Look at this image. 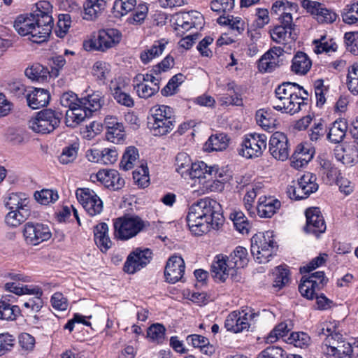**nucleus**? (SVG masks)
<instances>
[{"instance_id": "f257e3e1", "label": "nucleus", "mask_w": 358, "mask_h": 358, "mask_svg": "<svg viewBox=\"0 0 358 358\" xmlns=\"http://www.w3.org/2000/svg\"><path fill=\"white\" fill-rule=\"evenodd\" d=\"M221 205L215 200L206 197L194 203L189 208L187 222L191 232L201 236L211 229H218L223 224Z\"/></svg>"}, {"instance_id": "f03ea898", "label": "nucleus", "mask_w": 358, "mask_h": 358, "mask_svg": "<svg viewBox=\"0 0 358 358\" xmlns=\"http://www.w3.org/2000/svg\"><path fill=\"white\" fill-rule=\"evenodd\" d=\"M308 92L296 83L285 82L275 90V98L271 101L273 109L282 113L294 115L307 106Z\"/></svg>"}, {"instance_id": "7ed1b4c3", "label": "nucleus", "mask_w": 358, "mask_h": 358, "mask_svg": "<svg viewBox=\"0 0 358 358\" xmlns=\"http://www.w3.org/2000/svg\"><path fill=\"white\" fill-rule=\"evenodd\" d=\"M187 177L195 179L201 185L203 193L218 191L223 188V175L217 166H208L203 162L194 163Z\"/></svg>"}, {"instance_id": "20e7f679", "label": "nucleus", "mask_w": 358, "mask_h": 358, "mask_svg": "<svg viewBox=\"0 0 358 358\" xmlns=\"http://www.w3.org/2000/svg\"><path fill=\"white\" fill-rule=\"evenodd\" d=\"M14 28L20 36H28L29 39L36 43L46 41L51 34L48 27L42 25L31 13L18 16L14 22Z\"/></svg>"}, {"instance_id": "39448f33", "label": "nucleus", "mask_w": 358, "mask_h": 358, "mask_svg": "<svg viewBox=\"0 0 358 358\" xmlns=\"http://www.w3.org/2000/svg\"><path fill=\"white\" fill-rule=\"evenodd\" d=\"M176 123L172 108L161 105L152 109L148 124L154 136L166 135L173 129Z\"/></svg>"}, {"instance_id": "423d86ee", "label": "nucleus", "mask_w": 358, "mask_h": 358, "mask_svg": "<svg viewBox=\"0 0 358 358\" xmlns=\"http://www.w3.org/2000/svg\"><path fill=\"white\" fill-rule=\"evenodd\" d=\"M114 236L127 241L138 235L145 227V222L138 216L124 215L113 220Z\"/></svg>"}, {"instance_id": "0eeeda50", "label": "nucleus", "mask_w": 358, "mask_h": 358, "mask_svg": "<svg viewBox=\"0 0 358 358\" xmlns=\"http://www.w3.org/2000/svg\"><path fill=\"white\" fill-rule=\"evenodd\" d=\"M273 237V231H267L262 234H256L251 238V253L259 264L269 262V258L275 250L277 245Z\"/></svg>"}, {"instance_id": "6e6552de", "label": "nucleus", "mask_w": 358, "mask_h": 358, "mask_svg": "<svg viewBox=\"0 0 358 358\" xmlns=\"http://www.w3.org/2000/svg\"><path fill=\"white\" fill-rule=\"evenodd\" d=\"M62 113L52 109H44L29 121V127L36 133L48 134L60 124Z\"/></svg>"}, {"instance_id": "1a4fd4ad", "label": "nucleus", "mask_w": 358, "mask_h": 358, "mask_svg": "<svg viewBox=\"0 0 358 358\" xmlns=\"http://www.w3.org/2000/svg\"><path fill=\"white\" fill-rule=\"evenodd\" d=\"M259 315L250 307H243L241 310L230 313L225 319L224 327L234 334L248 330L250 322Z\"/></svg>"}, {"instance_id": "9d476101", "label": "nucleus", "mask_w": 358, "mask_h": 358, "mask_svg": "<svg viewBox=\"0 0 358 358\" xmlns=\"http://www.w3.org/2000/svg\"><path fill=\"white\" fill-rule=\"evenodd\" d=\"M316 176L307 172L297 180L293 181L287 188V193L291 199L301 200L306 199L318 189Z\"/></svg>"}, {"instance_id": "9b49d317", "label": "nucleus", "mask_w": 358, "mask_h": 358, "mask_svg": "<svg viewBox=\"0 0 358 358\" xmlns=\"http://www.w3.org/2000/svg\"><path fill=\"white\" fill-rule=\"evenodd\" d=\"M267 136L263 134H249L245 136L241 144L239 155L246 159H253L262 156L266 148Z\"/></svg>"}, {"instance_id": "f8f14e48", "label": "nucleus", "mask_w": 358, "mask_h": 358, "mask_svg": "<svg viewBox=\"0 0 358 358\" xmlns=\"http://www.w3.org/2000/svg\"><path fill=\"white\" fill-rule=\"evenodd\" d=\"M22 234L26 243L30 245H37L49 240L52 236L48 225L34 222H28L24 224Z\"/></svg>"}, {"instance_id": "ddd939ff", "label": "nucleus", "mask_w": 358, "mask_h": 358, "mask_svg": "<svg viewBox=\"0 0 358 358\" xmlns=\"http://www.w3.org/2000/svg\"><path fill=\"white\" fill-rule=\"evenodd\" d=\"M324 353L329 358H350V343L341 334L325 338L322 346Z\"/></svg>"}, {"instance_id": "4468645a", "label": "nucleus", "mask_w": 358, "mask_h": 358, "mask_svg": "<svg viewBox=\"0 0 358 358\" xmlns=\"http://www.w3.org/2000/svg\"><path fill=\"white\" fill-rule=\"evenodd\" d=\"M122 37L121 31L117 29L99 30L93 36V38H91V49L106 51L119 44Z\"/></svg>"}, {"instance_id": "2eb2a0df", "label": "nucleus", "mask_w": 358, "mask_h": 358, "mask_svg": "<svg viewBox=\"0 0 358 358\" xmlns=\"http://www.w3.org/2000/svg\"><path fill=\"white\" fill-rule=\"evenodd\" d=\"M327 279L323 271H316L308 277L303 276L299 285L301 295L308 299H313L317 291L321 289L327 283Z\"/></svg>"}, {"instance_id": "dca6fc26", "label": "nucleus", "mask_w": 358, "mask_h": 358, "mask_svg": "<svg viewBox=\"0 0 358 358\" xmlns=\"http://www.w3.org/2000/svg\"><path fill=\"white\" fill-rule=\"evenodd\" d=\"M269 152L277 160L285 161L289 156V143L287 136L282 132L276 131L269 140Z\"/></svg>"}, {"instance_id": "f3484780", "label": "nucleus", "mask_w": 358, "mask_h": 358, "mask_svg": "<svg viewBox=\"0 0 358 358\" xmlns=\"http://www.w3.org/2000/svg\"><path fill=\"white\" fill-rule=\"evenodd\" d=\"M302 6L307 12L314 15L320 23H333L336 20L337 14L331 9L327 8L324 4L311 0H303Z\"/></svg>"}, {"instance_id": "a211bd4d", "label": "nucleus", "mask_w": 358, "mask_h": 358, "mask_svg": "<svg viewBox=\"0 0 358 358\" xmlns=\"http://www.w3.org/2000/svg\"><path fill=\"white\" fill-rule=\"evenodd\" d=\"M98 181L109 189L117 191L122 189L125 184L124 178L117 171L114 169H102L95 175L91 174V182Z\"/></svg>"}, {"instance_id": "6ab92c4d", "label": "nucleus", "mask_w": 358, "mask_h": 358, "mask_svg": "<svg viewBox=\"0 0 358 358\" xmlns=\"http://www.w3.org/2000/svg\"><path fill=\"white\" fill-rule=\"evenodd\" d=\"M306 224L304 231L306 234L318 237L326 230L324 219L319 208L313 207L306 210Z\"/></svg>"}, {"instance_id": "aec40b11", "label": "nucleus", "mask_w": 358, "mask_h": 358, "mask_svg": "<svg viewBox=\"0 0 358 358\" xmlns=\"http://www.w3.org/2000/svg\"><path fill=\"white\" fill-rule=\"evenodd\" d=\"M151 255L152 252L149 249L135 250L127 257L124 265V271L129 274H134L140 271L150 262Z\"/></svg>"}, {"instance_id": "412c9836", "label": "nucleus", "mask_w": 358, "mask_h": 358, "mask_svg": "<svg viewBox=\"0 0 358 358\" xmlns=\"http://www.w3.org/2000/svg\"><path fill=\"white\" fill-rule=\"evenodd\" d=\"M90 94L81 98L78 105L73 106L66 113V124L73 127V124H79L88 117L90 113Z\"/></svg>"}, {"instance_id": "4be33fe9", "label": "nucleus", "mask_w": 358, "mask_h": 358, "mask_svg": "<svg viewBox=\"0 0 358 358\" xmlns=\"http://www.w3.org/2000/svg\"><path fill=\"white\" fill-rule=\"evenodd\" d=\"M185 264L180 256H171L167 261L164 275L169 283H176L182 280L185 273Z\"/></svg>"}, {"instance_id": "5701e85b", "label": "nucleus", "mask_w": 358, "mask_h": 358, "mask_svg": "<svg viewBox=\"0 0 358 358\" xmlns=\"http://www.w3.org/2000/svg\"><path fill=\"white\" fill-rule=\"evenodd\" d=\"M230 264L231 262L227 256L217 255L211 266L213 276L221 282H224L229 276L233 277L236 274V270L234 266L231 268Z\"/></svg>"}, {"instance_id": "b1692460", "label": "nucleus", "mask_w": 358, "mask_h": 358, "mask_svg": "<svg viewBox=\"0 0 358 358\" xmlns=\"http://www.w3.org/2000/svg\"><path fill=\"white\" fill-rule=\"evenodd\" d=\"M294 24L275 26L271 31V36L273 41L280 44L294 43L296 40Z\"/></svg>"}, {"instance_id": "393cba45", "label": "nucleus", "mask_w": 358, "mask_h": 358, "mask_svg": "<svg viewBox=\"0 0 358 358\" xmlns=\"http://www.w3.org/2000/svg\"><path fill=\"white\" fill-rule=\"evenodd\" d=\"M280 201L273 196H262L259 198L257 211L260 217L271 218L280 208Z\"/></svg>"}, {"instance_id": "a878e982", "label": "nucleus", "mask_w": 358, "mask_h": 358, "mask_svg": "<svg viewBox=\"0 0 358 358\" xmlns=\"http://www.w3.org/2000/svg\"><path fill=\"white\" fill-rule=\"evenodd\" d=\"M28 106L32 109H38L47 106L50 100L48 90L43 88L29 87L26 94Z\"/></svg>"}, {"instance_id": "bb28decb", "label": "nucleus", "mask_w": 358, "mask_h": 358, "mask_svg": "<svg viewBox=\"0 0 358 358\" xmlns=\"http://www.w3.org/2000/svg\"><path fill=\"white\" fill-rule=\"evenodd\" d=\"M36 18L40 20L41 24L47 26L52 31L54 20L52 17V6L49 1H40L36 3V8L31 13Z\"/></svg>"}, {"instance_id": "cd10ccee", "label": "nucleus", "mask_w": 358, "mask_h": 358, "mask_svg": "<svg viewBox=\"0 0 358 358\" xmlns=\"http://www.w3.org/2000/svg\"><path fill=\"white\" fill-rule=\"evenodd\" d=\"M30 199L24 193H10L4 199L5 207L9 210H31Z\"/></svg>"}, {"instance_id": "c85d7f7f", "label": "nucleus", "mask_w": 358, "mask_h": 358, "mask_svg": "<svg viewBox=\"0 0 358 358\" xmlns=\"http://www.w3.org/2000/svg\"><path fill=\"white\" fill-rule=\"evenodd\" d=\"M314 152L308 146L299 144L291 157L292 166L299 169L306 165L313 157Z\"/></svg>"}, {"instance_id": "c756f323", "label": "nucleus", "mask_w": 358, "mask_h": 358, "mask_svg": "<svg viewBox=\"0 0 358 358\" xmlns=\"http://www.w3.org/2000/svg\"><path fill=\"white\" fill-rule=\"evenodd\" d=\"M91 156L93 162L103 164H112L115 163L118 157L117 152L115 148H103L91 149Z\"/></svg>"}, {"instance_id": "7c9ffc66", "label": "nucleus", "mask_w": 358, "mask_h": 358, "mask_svg": "<svg viewBox=\"0 0 358 358\" xmlns=\"http://www.w3.org/2000/svg\"><path fill=\"white\" fill-rule=\"evenodd\" d=\"M94 236L95 244L101 252H105L111 247L112 242L108 236L106 223L101 222L94 227Z\"/></svg>"}, {"instance_id": "2f4dec72", "label": "nucleus", "mask_w": 358, "mask_h": 358, "mask_svg": "<svg viewBox=\"0 0 358 358\" xmlns=\"http://www.w3.org/2000/svg\"><path fill=\"white\" fill-rule=\"evenodd\" d=\"M312 62L308 56L303 52H297L292 60L291 70L298 75H306L310 69Z\"/></svg>"}, {"instance_id": "473e14b6", "label": "nucleus", "mask_w": 358, "mask_h": 358, "mask_svg": "<svg viewBox=\"0 0 358 358\" xmlns=\"http://www.w3.org/2000/svg\"><path fill=\"white\" fill-rule=\"evenodd\" d=\"M334 152L336 159L345 165H352L358 159V150L355 145L338 147Z\"/></svg>"}, {"instance_id": "72a5a7b5", "label": "nucleus", "mask_w": 358, "mask_h": 358, "mask_svg": "<svg viewBox=\"0 0 358 358\" xmlns=\"http://www.w3.org/2000/svg\"><path fill=\"white\" fill-rule=\"evenodd\" d=\"M26 294H32L34 296L27 299L22 305V308L27 313H38L43 307V302L41 299L42 292L40 288L34 287L30 289L29 293Z\"/></svg>"}, {"instance_id": "f704fd0d", "label": "nucleus", "mask_w": 358, "mask_h": 358, "mask_svg": "<svg viewBox=\"0 0 358 358\" xmlns=\"http://www.w3.org/2000/svg\"><path fill=\"white\" fill-rule=\"evenodd\" d=\"M255 119L258 125L266 131L275 128L278 124V120L271 110H258L256 112Z\"/></svg>"}, {"instance_id": "c9c22d12", "label": "nucleus", "mask_w": 358, "mask_h": 358, "mask_svg": "<svg viewBox=\"0 0 358 358\" xmlns=\"http://www.w3.org/2000/svg\"><path fill=\"white\" fill-rule=\"evenodd\" d=\"M167 43V41L164 38L155 41L150 48L143 50L141 53L140 58L142 62L146 64L154 58L161 55L164 52Z\"/></svg>"}, {"instance_id": "e433bc0d", "label": "nucleus", "mask_w": 358, "mask_h": 358, "mask_svg": "<svg viewBox=\"0 0 358 358\" xmlns=\"http://www.w3.org/2000/svg\"><path fill=\"white\" fill-rule=\"evenodd\" d=\"M348 129L344 120H336L331 126L327 134V139L333 143H341L345 136Z\"/></svg>"}, {"instance_id": "4c0bfd02", "label": "nucleus", "mask_w": 358, "mask_h": 358, "mask_svg": "<svg viewBox=\"0 0 358 358\" xmlns=\"http://www.w3.org/2000/svg\"><path fill=\"white\" fill-rule=\"evenodd\" d=\"M229 141L227 134L224 133L212 135L206 142L205 149L207 151H222L227 148Z\"/></svg>"}, {"instance_id": "58836bf2", "label": "nucleus", "mask_w": 358, "mask_h": 358, "mask_svg": "<svg viewBox=\"0 0 358 358\" xmlns=\"http://www.w3.org/2000/svg\"><path fill=\"white\" fill-rule=\"evenodd\" d=\"M227 257L231 262V266H234L236 270L243 268L248 262L247 250L242 246L236 247L234 252Z\"/></svg>"}, {"instance_id": "ea45409f", "label": "nucleus", "mask_w": 358, "mask_h": 358, "mask_svg": "<svg viewBox=\"0 0 358 358\" xmlns=\"http://www.w3.org/2000/svg\"><path fill=\"white\" fill-rule=\"evenodd\" d=\"M110 90L115 100L119 104L127 108H132L134 106V100L129 93L126 92L123 87L120 85L112 84Z\"/></svg>"}, {"instance_id": "a19ab883", "label": "nucleus", "mask_w": 358, "mask_h": 358, "mask_svg": "<svg viewBox=\"0 0 358 358\" xmlns=\"http://www.w3.org/2000/svg\"><path fill=\"white\" fill-rule=\"evenodd\" d=\"M31 210H10L5 217L6 224L11 227H17L25 222L30 216Z\"/></svg>"}, {"instance_id": "79ce46f5", "label": "nucleus", "mask_w": 358, "mask_h": 358, "mask_svg": "<svg viewBox=\"0 0 358 358\" xmlns=\"http://www.w3.org/2000/svg\"><path fill=\"white\" fill-rule=\"evenodd\" d=\"M193 164L189 156L185 152H179L176 157V171L185 178H187V173Z\"/></svg>"}, {"instance_id": "37998d69", "label": "nucleus", "mask_w": 358, "mask_h": 358, "mask_svg": "<svg viewBox=\"0 0 358 358\" xmlns=\"http://www.w3.org/2000/svg\"><path fill=\"white\" fill-rule=\"evenodd\" d=\"M166 328L160 323H155L150 325L147 329L146 337L150 341L160 344L165 340Z\"/></svg>"}, {"instance_id": "c03bdc74", "label": "nucleus", "mask_w": 358, "mask_h": 358, "mask_svg": "<svg viewBox=\"0 0 358 358\" xmlns=\"http://www.w3.org/2000/svg\"><path fill=\"white\" fill-rule=\"evenodd\" d=\"M235 229L242 234H248L250 223L244 213L239 210H234L230 214Z\"/></svg>"}, {"instance_id": "a18cd8bd", "label": "nucleus", "mask_w": 358, "mask_h": 358, "mask_svg": "<svg viewBox=\"0 0 358 358\" xmlns=\"http://www.w3.org/2000/svg\"><path fill=\"white\" fill-rule=\"evenodd\" d=\"M138 158V150L135 147L132 146L127 148L120 163V169L124 171L131 169Z\"/></svg>"}, {"instance_id": "49530a36", "label": "nucleus", "mask_w": 358, "mask_h": 358, "mask_svg": "<svg viewBox=\"0 0 358 358\" xmlns=\"http://www.w3.org/2000/svg\"><path fill=\"white\" fill-rule=\"evenodd\" d=\"M134 89L140 98L147 99L159 92V85L145 83H136L134 84Z\"/></svg>"}, {"instance_id": "de8ad7c7", "label": "nucleus", "mask_w": 358, "mask_h": 358, "mask_svg": "<svg viewBox=\"0 0 358 358\" xmlns=\"http://www.w3.org/2000/svg\"><path fill=\"white\" fill-rule=\"evenodd\" d=\"M133 179L138 187L145 188L150 184L149 171L147 165L141 164L133 172Z\"/></svg>"}, {"instance_id": "09e8293b", "label": "nucleus", "mask_w": 358, "mask_h": 358, "mask_svg": "<svg viewBox=\"0 0 358 358\" xmlns=\"http://www.w3.org/2000/svg\"><path fill=\"white\" fill-rule=\"evenodd\" d=\"M315 44V52L320 54L322 52H335L337 49L336 43L332 39H328L326 36H322L320 39L313 41Z\"/></svg>"}, {"instance_id": "8fccbe9b", "label": "nucleus", "mask_w": 358, "mask_h": 358, "mask_svg": "<svg viewBox=\"0 0 358 358\" xmlns=\"http://www.w3.org/2000/svg\"><path fill=\"white\" fill-rule=\"evenodd\" d=\"M20 314L17 306H11L3 300L0 301V319L3 320H15Z\"/></svg>"}, {"instance_id": "3c124183", "label": "nucleus", "mask_w": 358, "mask_h": 358, "mask_svg": "<svg viewBox=\"0 0 358 358\" xmlns=\"http://www.w3.org/2000/svg\"><path fill=\"white\" fill-rule=\"evenodd\" d=\"M285 341L296 348H306L310 343V337L305 332H292Z\"/></svg>"}, {"instance_id": "603ef678", "label": "nucleus", "mask_w": 358, "mask_h": 358, "mask_svg": "<svg viewBox=\"0 0 358 358\" xmlns=\"http://www.w3.org/2000/svg\"><path fill=\"white\" fill-rule=\"evenodd\" d=\"M341 17L345 24H352L358 22V1L346 5L341 13Z\"/></svg>"}, {"instance_id": "864d4df0", "label": "nucleus", "mask_w": 358, "mask_h": 358, "mask_svg": "<svg viewBox=\"0 0 358 358\" xmlns=\"http://www.w3.org/2000/svg\"><path fill=\"white\" fill-rule=\"evenodd\" d=\"M110 71V65L104 62H97L93 65V76L100 85L106 83Z\"/></svg>"}, {"instance_id": "5fc2aeb1", "label": "nucleus", "mask_w": 358, "mask_h": 358, "mask_svg": "<svg viewBox=\"0 0 358 358\" xmlns=\"http://www.w3.org/2000/svg\"><path fill=\"white\" fill-rule=\"evenodd\" d=\"M185 76L182 73L173 76L166 85L161 90L163 96H171L177 92L178 87L184 82Z\"/></svg>"}, {"instance_id": "6e6d98bb", "label": "nucleus", "mask_w": 358, "mask_h": 358, "mask_svg": "<svg viewBox=\"0 0 358 358\" xmlns=\"http://www.w3.org/2000/svg\"><path fill=\"white\" fill-rule=\"evenodd\" d=\"M35 199L42 205H48L50 203H55L59 199L57 191L43 189L41 191H36L34 193Z\"/></svg>"}, {"instance_id": "4d7b16f0", "label": "nucleus", "mask_w": 358, "mask_h": 358, "mask_svg": "<svg viewBox=\"0 0 358 358\" xmlns=\"http://www.w3.org/2000/svg\"><path fill=\"white\" fill-rule=\"evenodd\" d=\"M134 12L131 16L127 19V22L131 24H141L146 18L148 13V6L145 3H139L136 8H134Z\"/></svg>"}, {"instance_id": "13d9d810", "label": "nucleus", "mask_w": 358, "mask_h": 358, "mask_svg": "<svg viewBox=\"0 0 358 358\" xmlns=\"http://www.w3.org/2000/svg\"><path fill=\"white\" fill-rule=\"evenodd\" d=\"M313 86L316 97V105L317 107H322L326 102L325 94L329 90V86L324 85L322 79L315 80Z\"/></svg>"}, {"instance_id": "bf43d9fd", "label": "nucleus", "mask_w": 358, "mask_h": 358, "mask_svg": "<svg viewBox=\"0 0 358 358\" xmlns=\"http://www.w3.org/2000/svg\"><path fill=\"white\" fill-rule=\"evenodd\" d=\"M338 323L336 321H326L317 327L319 336H325L326 338L334 337L336 334H341L337 331Z\"/></svg>"}, {"instance_id": "052dcab7", "label": "nucleus", "mask_w": 358, "mask_h": 358, "mask_svg": "<svg viewBox=\"0 0 358 358\" xmlns=\"http://www.w3.org/2000/svg\"><path fill=\"white\" fill-rule=\"evenodd\" d=\"M47 72V69L38 63L34 64L24 71L25 76L32 80L43 79L46 76Z\"/></svg>"}, {"instance_id": "680f3d73", "label": "nucleus", "mask_w": 358, "mask_h": 358, "mask_svg": "<svg viewBox=\"0 0 358 358\" xmlns=\"http://www.w3.org/2000/svg\"><path fill=\"white\" fill-rule=\"evenodd\" d=\"M289 329L288 328L287 324L285 322H281L276 325L274 329L269 333L266 338L267 343H274L280 338H283L287 336Z\"/></svg>"}, {"instance_id": "e2e57ef3", "label": "nucleus", "mask_w": 358, "mask_h": 358, "mask_svg": "<svg viewBox=\"0 0 358 358\" xmlns=\"http://www.w3.org/2000/svg\"><path fill=\"white\" fill-rule=\"evenodd\" d=\"M257 358H287V355L282 348L271 345L262 351Z\"/></svg>"}, {"instance_id": "0e129e2a", "label": "nucleus", "mask_w": 358, "mask_h": 358, "mask_svg": "<svg viewBox=\"0 0 358 358\" xmlns=\"http://www.w3.org/2000/svg\"><path fill=\"white\" fill-rule=\"evenodd\" d=\"M277 62L275 57L266 52L258 62V69L261 72H271L276 68Z\"/></svg>"}, {"instance_id": "69168bd1", "label": "nucleus", "mask_w": 358, "mask_h": 358, "mask_svg": "<svg viewBox=\"0 0 358 358\" xmlns=\"http://www.w3.org/2000/svg\"><path fill=\"white\" fill-rule=\"evenodd\" d=\"M15 345V337L9 333L0 334V357L12 350Z\"/></svg>"}, {"instance_id": "338daca9", "label": "nucleus", "mask_w": 358, "mask_h": 358, "mask_svg": "<svg viewBox=\"0 0 358 358\" xmlns=\"http://www.w3.org/2000/svg\"><path fill=\"white\" fill-rule=\"evenodd\" d=\"M78 146L76 143L65 147L59 157L60 163L67 164L74 161L77 157Z\"/></svg>"}, {"instance_id": "774afa93", "label": "nucleus", "mask_w": 358, "mask_h": 358, "mask_svg": "<svg viewBox=\"0 0 358 358\" xmlns=\"http://www.w3.org/2000/svg\"><path fill=\"white\" fill-rule=\"evenodd\" d=\"M273 287L281 289L289 282V271L282 266H278L274 273Z\"/></svg>"}]
</instances>
